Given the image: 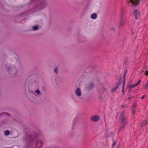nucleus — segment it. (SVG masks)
Returning <instances> with one entry per match:
<instances>
[{
  "label": "nucleus",
  "instance_id": "f257e3e1",
  "mask_svg": "<svg viewBox=\"0 0 148 148\" xmlns=\"http://www.w3.org/2000/svg\"><path fill=\"white\" fill-rule=\"evenodd\" d=\"M75 95L78 98H80L82 95V92L81 89L79 88H77L75 91Z\"/></svg>",
  "mask_w": 148,
  "mask_h": 148
},
{
  "label": "nucleus",
  "instance_id": "f03ea898",
  "mask_svg": "<svg viewBox=\"0 0 148 148\" xmlns=\"http://www.w3.org/2000/svg\"><path fill=\"white\" fill-rule=\"evenodd\" d=\"M47 6V3L46 1L45 0H42L39 5H37V6H40V8H45Z\"/></svg>",
  "mask_w": 148,
  "mask_h": 148
},
{
  "label": "nucleus",
  "instance_id": "7ed1b4c3",
  "mask_svg": "<svg viewBox=\"0 0 148 148\" xmlns=\"http://www.w3.org/2000/svg\"><path fill=\"white\" fill-rule=\"evenodd\" d=\"M140 0H130L132 3L131 5L133 6H136L139 5Z\"/></svg>",
  "mask_w": 148,
  "mask_h": 148
},
{
  "label": "nucleus",
  "instance_id": "20e7f679",
  "mask_svg": "<svg viewBox=\"0 0 148 148\" xmlns=\"http://www.w3.org/2000/svg\"><path fill=\"white\" fill-rule=\"evenodd\" d=\"M120 119L121 121V123L123 124L125 123L127 121L124 116V112H122L121 114L120 117Z\"/></svg>",
  "mask_w": 148,
  "mask_h": 148
},
{
  "label": "nucleus",
  "instance_id": "39448f33",
  "mask_svg": "<svg viewBox=\"0 0 148 148\" xmlns=\"http://www.w3.org/2000/svg\"><path fill=\"white\" fill-rule=\"evenodd\" d=\"M133 14L136 19H138L140 17V13L139 10H135L133 12Z\"/></svg>",
  "mask_w": 148,
  "mask_h": 148
},
{
  "label": "nucleus",
  "instance_id": "423d86ee",
  "mask_svg": "<svg viewBox=\"0 0 148 148\" xmlns=\"http://www.w3.org/2000/svg\"><path fill=\"white\" fill-rule=\"evenodd\" d=\"M99 117L98 116H94L92 117L91 118V120L93 122H96L99 120Z\"/></svg>",
  "mask_w": 148,
  "mask_h": 148
},
{
  "label": "nucleus",
  "instance_id": "0eeeda50",
  "mask_svg": "<svg viewBox=\"0 0 148 148\" xmlns=\"http://www.w3.org/2000/svg\"><path fill=\"white\" fill-rule=\"evenodd\" d=\"M42 141L41 140H38L36 143V145L37 147L39 148L41 147L42 146Z\"/></svg>",
  "mask_w": 148,
  "mask_h": 148
},
{
  "label": "nucleus",
  "instance_id": "6e6552de",
  "mask_svg": "<svg viewBox=\"0 0 148 148\" xmlns=\"http://www.w3.org/2000/svg\"><path fill=\"white\" fill-rule=\"evenodd\" d=\"M141 81L140 80H139L136 84H133L132 85H130L128 86L130 89H131L132 88H134L137 86L140 82Z\"/></svg>",
  "mask_w": 148,
  "mask_h": 148
},
{
  "label": "nucleus",
  "instance_id": "1a4fd4ad",
  "mask_svg": "<svg viewBox=\"0 0 148 148\" xmlns=\"http://www.w3.org/2000/svg\"><path fill=\"white\" fill-rule=\"evenodd\" d=\"M7 69L9 72H11V71H13L16 70V68L13 67L12 66H10L9 67H7Z\"/></svg>",
  "mask_w": 148,
  "mask_h": 148
},
{
  "label": "nucleus",
  "instance_id": "9d476101",
  "mask_svg": "<svg viewBox=\"0 0 148 148\" xmlns=\"http://www.w3.org/2000/svg\"><path fill=\"white\" fill-rule=\"evenodd\" d=\"M97 15L96 13H93L90 16V18L92 19H95L97 18Z\"/></svg>",
  "mask_w": 148,
  "mask_h": 148
},
{
  "label": "nucleus",
  "instance_id": "9b49d317",
  "mask_svg": "<svg viewBox=\"0 0 148 148\" xmlns=\"http://www.w3.org/2000/svg\"><path fill=\"white\" fill-rule=\"evenodd\" d=\"M136 108V106L135 105L133 106L131 108V111L133 114L134 113V110H135Z\"/></svg>",
  "mask_w": 148,
  "mask_h": 148
},
{
  "label": "nucleus",
  "instance_id": "f8f14e48",
  "mask_svg": "<svg viewBox=\"0 0 148 148\" xmlns=\"http://www.w3.org/2000/svg\"><path fill=\"white\" fill-rule=\"evenodd\" d=\"M147 123V121H146L144 120L142 122L141 124V126L143 127L146 125Z\"/></svg>",
  "mask_w": 148,
  "mask_h": 148
},
{
  "label": "nucleus",
  "instance_id": "ddd939ff",
  "mask_svg": "<svg viewBox=\"0 0 148 148\" xmlns=\"http://www.w3.org/2000/svg\"><path fill=\"white\" fill-rule=\"evenodd\" d=\"M10 131L8 130L5 131L4 132L6 136L9 135L10 134Z\"/></svg>",
  "mask_w": 148,
  "mask_h": 148
},
{
  "label": "nucleus",
  "instance_id": "4468645a",
  "mask_svg": "<svg viewBox=\"0 0 148 148\" xmlns=\"http://www.w3.org/2000/svg\"><path fill=\"white\" fill-rule=\"evenodd\" d=\"M125 87V83H124V84H122V92L123 93V95L124 94V92Z\"/></svg>",
  "mask_w": 148,
  "mask_h": 148
},
{
  "label": "nucleus",
  "instance_id": "2eb2a0df",
  "mask_svg": "<svg viewBox=\"0 0 148 148\" xmlns=\"http://www.w3.org/2000/svg\"><path fill=\"white\" fill-rule=\"evenodd\" d=\"M35 92L38 95H42V93L40 90H39L38 89H37V90H36L35 91Z\"/></svg>",
  "mask_w": 148,
  "mask_h": 148
},
{
  "label": "nucleus",
  "instance_id": "dca6fc26",
  "mask_svg": "<svg viewBox=\"0 0 148 148\" xmlns=\"http://www.w3.org/2000/svg\"><path fill=\"white\" fill-rule=\"evenodd\" d=\"M103 90V92L102 94L103 95L104 94V95H106L108 94L107 91V90L105 89H104Z\"/></svg>",
  "mask_w": 148,
  "mask_h": 148
},
{
  "label": "nucleus",
  "instance_id": "f3484780",
  "mask_svg": "<svg viewBox=\"0 0 148 148\" xmlns=\"http://www.w3.org/2000/svg\"><path fill=\"white\" fill-rule=\"evenodd\" d=\"M39 28L38 26L35 25L33 27L32 29L33 30H36L38 29Z\"/></svg>",
  "mask_w": 148,
  "mask_h": 148
},
{
  "label": "nucleus",
  "instance_id": "a211bd4d",
  "mask_svg": "<svg viewBox=\"0 0 148 148\" xmlns=\"http://www.w3.org/2000/svg\"><path fill=\"white\" fill-rule=\"evenodd\" d=\"M146 68L145 69V74L146 75H148V68L147 67V66H145Z\"/></svg>",
  "mask_w": 148,
  "mask_h": 148
},
{
  "label": "nucleus",
  "instance_id": "6ab92c4d",
  "mask_svg": "<svg viewBox=\"0 0 148 148\" xmlns=\"http://www.w3.org/2000/svg\"><path fill=\"white\" fill-rule=\"evenodd\" d=\"M148 86V80L146 82L144 86V88H146Z\"/></svg>",
  "mask_w": 148,
  "mask_h": 148
},
{
  "label": "nucleus",
  "instance_id": "aec40b11",
  "mask_svg": "<svg viewBox=\"0 0 148 148\" xmlns=\"http://www.w3.org/2000/svg\"><path fill=\"white\" fill-rule=\"evenodd\" d=\"M58 68L57 67H56L54 71L55 72L56 74L58 73Z\"/></svg>",
  "mask_w": 148,
  "mask_h": 148
},
{
  "label": "nucleus",
  "instance_id": "412c9836",
  "mask_svg": "<svg viewBox=\"0 0 148 148\" xmlns=\"http://www.w3.org/2000/svg\"><path fill=\"white\" fill-rule=\"evenodd\" d=\"M116 89H117V87H115L114 88H112V92H114L116 90Z\"/></svg>",
  "mask_w": 148,
  "mask_h": 148
},
{
  "label": "nucleus",
  "instance_id": "4be33fe9",
  "mask_svg": "<svg viewBox=\"0 0 148 148\" xmlns=\"http://www.w3.org/2000/svg\"><path fill=\"white\" fill-rule=\"evenodd\" d=\"M125 78H126V77L124 78L123 77V84L124 83H125Z\"/></svg>",
  "mask_w": 148,
  "mask_h": 148
},
{
  "label": "nucleus",
  "instance_id": "5701e85b",
  "mask_svg": "<svg viewBox=\"0 0 148 148\" xmlns=\"http://www.w3.org/2000/svg\"><path fill=\"white\" fill-rule=\"evenodd\" d=\"M126 73L127 71H126L123 76V77L124 78L126 77Z\"/></svg>",
  "mask_w": 148,
  "mask_h": 148
},
{
  "label": "nucleus",
  "instance_id": "b1692460",
  "mask_svg": "<svg viewBox=\"0 0 148 148\" xmlns=\"http://www.w3.org/2000/svg\"><path fill=\"white\" fill-rule=\"evenodd\" d=\"M116 141L112 143V146L114 147L116 145Z\"/></svg>",
  "mask_w": 148,
  "mask_h": 148
},
{
  "label": "nucleus",
  "instance_id": "393cba45",
  "mask_svg": "<svg viewBox=\"0 0 148 148\" xmlns=\"http://www.w3.org/2000/svg\"><path fill=\"white\" fill-rule=\"evenodd\" d=\"M112 135V132H110L109 133V134L108 135V136L110 137Z\"/></svg>",
  "mask_w": 148,
  "mask_h": 148
},
{
  "label": "nucleus",
  "instance_id": "a878e982",
  "mask_svg": "<svg viewBox=\"0 0 148 148\" xmlns=\"http://www.w3.org/2000/svg\"><path fill=\"white\" fill-rule=\"evenodd\" d=\"M124 128L123 127H121L120 129L119 130L120 131H122L123 129Z\"/></svg>",
  "mask_w": 148,
  "mask_h": 148
},
{
  "label": "nucleus",
  "instance_id": "bb28decb",
  "mask_svg": "<svg viewBox=\"0 0 148 148\" xmlns=\"http://www.w3.org/2000/svg\"><path fill=\"white\" fill-rule=\"evenodd\" d=\"M145 95H144L143 96L141 97V99H143V98H144V97H145Z\"/></svg>",
  "mask_w": 148,
  "mask_h": 148
},
{
  "label": "nucleus",
  "instance_id": "cd10ccee",
  "mask_svg": "<svg viewBox=\"0 0 148 148\" xmlns=\"http://www.w3.org/2000/svg\"><path fill=\"white\" fill-rule=\"evenodd\" d=\"M90 85L91 86H90V87H89V88H91L92 86H93V84H90Z\"/></svg>",
  "mask_w": 148,
  "mask_h": 148
},
{
  "label": "nucleus",
  "instance_id": "c85d7f7f",
  "mask_svg": "<svg viewBox=\"0 0 148 148\" xmlns=\"http://www.w3.org/2000/svg\"><path fill=\"white\" fill-rule=\"evenodd\" d=\"M123 22H121V23L122 24H123Z\"/></svg>",
  "mask_w": 148,
  "mask_h": 148
},
{
  "label": "nucleus",
  "instance_id": "c756f323",
  "mask_svg": "<svg viewBox=\"0 0 148 148\" xmlns=\"http://www.w3.org/2000/svg\"><path fill=\"white\" fill-rule=\"evenodd\" d=\"M117 148H119V147H117Z\"/></svg>",
  "mask_w": 148,
  "mask_h": 148
}]
</instances>
